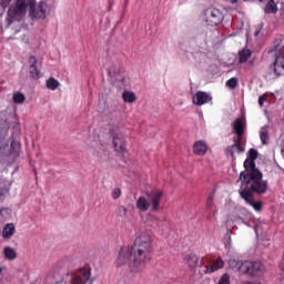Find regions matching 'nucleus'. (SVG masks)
<instances>
[{
    "instance_id": "nucleus-1",
    "label": "nucleus",
    "mask_w": 284,
    "mask_h": 284,
    "mask_svg": "<svg viewBox=\"0 0 284 284\" xmlns=\"http://www.w3.org/2000/svg\"><path fill=\"white\" fill-rule=\"evenodd\" d=\"M241 186L251 187L255 192H265L267 184L266 180H263V172L256 169V161L246 159L244 161V171L240 174Z\"/></svg>"
},
{
    "instance_id": "nucleus-2",
    "label": "nucleus",
    "mask_w": 284,
    "mask_h": 284,
    "mask_svg": "<svg viewBox=\"0 0 284 284\" xmlns=\"http://www.w3.org/2000/svg\"><path fill=\"white\" fill-rule=\"evenodd\" d=\"M133 250L135 270L145 267L148 262L152 258V237L146 232H142L131 246Z\"/></svg>"
},
{
    "instance_id": "nucleus-3",
    "label": "nucleus",
    "mask_w": 284,
    "mask_h": 284,
    "mask_svg": "<svg viewBox=\"0 0 284 284\" xmlns=\"http://www.w3.org/2000/svg\"><path fill=\"white\" fill-rule=\"evenodd\" d=\"M161 201H163V191L161 189H153L146 193L145 196H140L135 202V207L140 212H148L151 207V212L161 211Z\"/></svg>"
},
{
    "instance_id": "nucleus-4",
    "label": "nucleus",
    "mask_w": 284,
    "mask_h": 284,
    "mask_svg": "<svg viewBox=\"0 0 284 284\" xmlns=\"http://www.w3.org/2000/svg\"><path fill=\"white\" fill-rule=\"evenodd\" d=\"M28 0H18L17 3L11 4L8 9L6 23L7 28H10L14 21H23L26 14H28Z\"/></svg>"
},
{
    "instance_id": "nucleus-5",
    "label": "nucleus",
    "mask_w": 284,
    "mask_h": 284,
    "mask_svg": "<svg viewBox=\"0 0 284 284\" xmlns=\"http://www.w3.org/2000/svg\"><path fill=\"white\" fill-rule=\"evenodd\" d=\"M116 267H129L131 272H143L145 267H134V250L131 246H122L115 260Z\"/></svg>"
},
{
    "instance_id": "nucleus-6",
    "label": "nucleus",
    "mask_w": 284,
    "mask_h": 284,
    "mask_svg": "<svg viewBox=\"0 0 284 284\" xmlns=\"http://www.w3.org/2000/svg\"><path fill=\"white\" fill-rule=\"evenodd\" d=\"M267 192V184L264 189V192L254 191V189L250 186L240 187L239 193L241 199L245 201L251 207L255 210V212H261L263 210V202H255L254 194H257V196H262V194H265Z\"/></svg>"
},
{
    "instance_id": "nucleus-7",
    "label": "nucleus",
    "mask_w": 284,
    "mask_h": 284,
    "mask_svg": "<svg viewBox=\"0 0 284 284\" xmlns=\"http://www.w3.org/2000/svg\"><path fill=\"white\" fill-rule=\"evenodd\" d=\"M240 267L243 274L252 276L253 278H258L266 272L265 265L258 261H244Z\"/></svg>"
},
{
    "instance_id": "nucleus-8",
    "label": "nucleus",
    "mask_w": 284,
    "mask_h": 284,
    "mask_svg": "<svg viewBox=\"0 0 284 284\" xmlns=\"http://www.w3.org/2000/svg\"><path fill=\"white\" fill-rule=\"evenodd\" d=\"M223 19H225V17L222 11L216 8H209L204 11L203 21L211 28L221 26V23H223Z\"/></svg>"
},
{
    "instance_id": "nucleus-9",
    "label": "nucleus",
    "mask_w": 284,
    "mask_h": 284,
    "mask_svg": "<svg viewBox=\"0 0 284 284\" xmlns=\"http://www.w3.org/2000/svg\"><path fill=\"white\" fill-rule=\"evenodd\" d=\"M278 77H284V55H276L275 61L270 65L265 74V79L270 81L278 79Z\"/></svg>"
},
{
    "instance_id": "nucleus-10",
    "label": "nucleus",
    "mask_w": 284,
    "mask_h": 284,
    "mask_svg": "<svg viewBox=\"0 0 284 284\" xmlns=\"http://www.w3.org/2000/svg\"><path fill=\"white\" fill-rule=\"evenodd\" d=\"M29 7H30L29 17L32 19V21H39L48 17V3L40 2L36 4L34 2H30Z\"/></svg>"
},
{
    "instance_id": "nucleus-11",
    "label": "nucleus",
    "mask_w": 284,
    "mask_h": 284,
    "mask_svg": "<svg viewBox=\"0 0 284 284\" xmlns=\"http://www.w3.org/2000/svg\"><path fill=\"white\" fill-rule=\"evenodd\" d=\"M71 284H92V273L89 268H80L71 274Z\"/></svg>"
},
{
    "instance_id": "nucleus-12",
    "label": "nucleus",
    "mask_w": 284,
    "mask_h": 284,
    "mask_svg": "<svg viewBox=\"0 0 284 284\" xmlns=\"http://www.w3.org/2000/svg\"><path fill=\"white\" fill-rule=\"evenodd\" d=\"M37 63H39V61L37 60V57L31 55L29 58V74H30V78L33 79L34 81H38V79H41V71L39 70V68H37Z\"/></svg>"
},
{
    "instance_id": "nucleus-13",
    "label": "nucleus",
    "mask_w": 284,
    "mask_h": 284,
    "mask_svg": "<svg viewBox=\"0 0 284 284\" xmlns=\"http://www.w3.org/2000/svg\"><path fill=\"white\" fill-rule=\"evenodd\" d=\"M233 141H234V144L227 146L225 150L226 156H231V159H234L235 152H237L239 154L245 152V146H243L242 141H239V140H233Z\"/></svg>"
},
{
    "instance_id": "nucleus-14",
    "label": "nucleus",
    "mask_w": 284,
    "mask_h": 284,
    "mask_svg": "<svg viewBox=\"0 0 284 284\" xmlns=\"http://www.w3.org/2000/svg\"><path fill=\"white\" fill-rule=\"evenodd\" d=\"M113 148L115 152H119L120 154L125 152L126 146H125V138L121 133H116L113 136Z\"/></svg>"
},
{
    "instance_id": "nucleus-15",
    "label": "nucleus",
    "mask_w": 284,
    "mask_h": 284,
    "mask_svg": "<svg viewBox=\"0 0 284 284\" xmlns=\"http://www.w3.org/2000/svg\"><path fill=\"white\" fill-rule=\"evenodd\" d=\"M212 101V95L207 92L199 91L193 97V103L195 105H205V103H210Z\"/></svg>"
},
{
    "instance_id": "nucleus-16",
    "label": "nucleus",
    "mask_w": 284,
    "mask_h": 284,
    "mask_svg": "<svg viewBox=\"0 0 284 284\" xmlns=\"http://www.w3.org/2000/svg\"><path fill=\"white\" fill-rule=\"evenodd\" d=\"M233 130L236 134V136L233 139L235 141H242L243 142V132H245V124H243V120H241L240 118H237L234 122H233Z\"/></svg>"
},
{
    "instance_id": "nucleus-17",
    "label": "nucleus",
    "mask_w": 284,
    "mask_h": 284,
    "mask_svg": "<svg viewBox=\"0 0 284 284\" xmlns=\"http://www.w3.org/2000/svg\"><path fill=\"white\" fill-rule=\"evenodd\" d=\"M224 267L225 262L221 257L213 260L210 265L205 266L207 274H214V272H219V270H223Z\"/></svg>"
},
{
    "instance_id": "nucleus-18",
    "label": "nucleus",
    "mask_w": 284,
    "mask_h": 284,
    "mask_svg": "<svg viewBox=\"0 0 284 284\" xmlns=\"http://www.w3.org/2000/svg\"><path fill=\"white\" fill-rule=\"evenodd\" d=\"M193 152L196 156H205L207 154V143L203 140H199L193 144Z\"/></svg>"
},
{
    "instance_id": "nucleus-19",
    "label": "nucleus",
    "mask_w": 284,
    "mask_h": 284,
    "mask_svg": "<svg viewBox=\"0 0 284 284\" xmlns=\"http://www.w3.org/2000/svg\"><path fill=\"white\" fill-rule=\"evenodd\" d=\"M109 77H112L113 79H116V81H125V78H120L121 77V68L116 64H112L109 70Z\"/></svg>"
},
{
    "instance_id": "nucleus-20",
    "label": "nucleus",
    "mask_w": 284,
    "mask_h": 284,
    "mask_svg": "<svg viewBox=\"0 0 284 284\" xmlns=\"http://www.w3.org/2000/svg\"><path fill=\"white\" fill-rule=\"evenodd\" d=\"M16 232H17V229L14 227V224L8 223L2 230V236L3 239H12Z\"/></svg>"
},
{
    "instance_id": "nucleus-21",
    "label": "nucleus",
    "mask_w": 284,
    "mask_h": 284,
    "mask_svg": "<svg viewBox=\"0 0 284 284\" xmlns=\"http://www.w3.org/2000/svg\"><path fill=\"white\" fill-rule=\"evenodd\" d=\"M260 139L262 141V145H267L270 143V126L264 125L260 131Z\"/></svg>"
},
{
    "instance_id": "nucleus-22",
    "label": "nucleus",
    "mask_w": 284,
    "mask_h": 284,
    "mask_svg": "<svg viewBox=\"0 0 284 284\" xmlns=\"http://www.w3.org/2000/svg\"><path fill=\"white\" fill-rule=\"evenodd\" d=\"M185 263L191 270H196L199 266V256L196 254H189L185 256Z\"/></svg>"
},
{
    "instance_id": "nucleus-23",
    "label": "nucleus",
    "mask_w": 284,
    "mask_h": 284,
    "mask_svg": "<svg viewBox=\"0 0 284 284\" xmlns=\"http://www.w3.org/2000/svg\"><path fill=\"white\" fill-rule=\"evenodd\" d=\"M251 57H252V51L250 49H243L239 52V62L247 63Z\"/></svg>"
},
{
    "instance_id": "nucleus-24",
    "label": "nucleus",
    "mask_w": 284,
    "mask_h": 284,
    "mask_svg": "<svg viewBox=\"0 0 284 284\" xmlns=\"http://www.w3.org/2000/svg\"><path fill=\"white\" fill-rule=\"evenodd\" d=\"M3 254H4V258H7V261H14V258H17V256H18L17 251L10 246H6L3 248Z\"/></svg>"
},
{
    "instance_id": "nucleus-25",
    "label": "nucleus",
    "mask_w": 284,
    "mask_h": 284,
    "mask_svg": "<svg viewBox=\"0 0 284 284\" xmlns=\"http://www.w3.org/2000/svg\"><path fill=\"white\" fill-rule=\"evenodd\" d=\"M265 14H276L278 12V8H276V3H274V0H270L265 8H264Z\"/></svg>"
},
{
    "instance_id": "nucleus-26",
    "label": "nucleus",
    "mask_w": 284,
    "mask_h": 284,
    "mask_svg": "<svg viewBox=\"0 0 284 284\" xmlns=\"http://www.w3.org/2000/svg\"><path fill=\"white\" fill-rule=\"evenodd\" d=\"M122 99L125 103H134V101H136V94H134V92L124 91Z\"/></svg>"
},
{
    "instance_id": "nucleus-27",
    "label": "nucleus",
    "mask_w": 284,
    "mask_h": 284,
    "mask_svg": "<svg viewBox=\"0 0 284 284\" xmlns=\"http://www.w3.org/2000/svg\"><path fill=\"white\" fill-rule=\"evenodd\" d=\"M59 85H61V83L58 82V80L54 79V78H49L47 80V88H48V90L54 91V90H57V88H59Z\"/></svg>"
},
{
    "instance_id": "nucleus-28",
    "label": "nucleus",
    "mask_w": 284,
    "mask_h": 284,
    "mask_svg": "<svg viewBox=\"0 0 284 284\" xmlns=\"http://www.w3.org/2000/svg\"><path fill=\"white\" fill-rule=\"evenodd\" d=\"M239 85V79L237 78H231L226 81V88H230V90H236V87Z\"/></svg>"
},
{
    "instance_id": "nucleus-29",
    "label": "nucleus",
    "mask_w": 284,
    "mask_h": 284,
    "mask_svg": "<svg viewBox=\"0 0 284 284\" xmlns=\"http://www.w3.org/2000/svg\"><path fill=\"white\" fill-rule=\"evenodd\" d=\"M19 0H0V6L6 10V8H10L11 6H14Z\"/></svg>"
},
{
    "instance_id": "nucleus-30",
    "label": "nucleus",
    "mask_w": 284,
    "mask_h": 284,
    "mask_svg": "<svg viewBox=\"0 0 284 284\" xmlns=\"http://www.w3.org/2000/svg\"><path fill=\"white\" fill-rule=\"evenodd\" d=\"M243 262H239V261H236L235 258H231V260H229V265H230V267H232L233 270H239L240 272H241V264H242Z\"/></svg>"
},
{
    "instance_id": "nucleus-31",
    "label": "nucleus",
    "mask_w": 284,
    "mask_h": 284,
    "mask_svg": "<svg viewBox=\"0 0 284 284\" xmlns=\"http://www.w3.org/2000/svg\"><path fill=\"white\" fill-rule=\"evenodd\" d=\"M13 101H14L16 103H19V104L26 103V94H23V93H16V94L13 95Z\"/></svg>"
},
{
    "instance_id": "nucleus-32",
    "label": "nucleus",
    "mask_w": 284,
    "mask_h": 284,
    "mask_svg": "<svg viewBox=\"0 0 284 284\" xmlns=\"http://www.w3.org/2000/svg\"><path fill=\"white\" fill-rule=\"evenodd\" d=\"M11 148V152H13V154H19V150L21 149V144H19V142L17 141H12L10 144Z\"/></svg>"
},
{
    "instance_id": "nucleus-33",
    "label": "nucleus",
    "mask_w": 284,
    "mask_h": 284,
    "mask_svg": "<svg viewBox=\"0 0 284 284\" xmlns=\"http://www.w3.org/2000/svg\"><path fill=\"white\" fill-rule=\"evenodd\" d=\"M247 159L251 161H256V159H258V151L256 149H250Z\"/></svg>"
},
{
    "instance_id": "nucleus-34",
    "label": "nucleus",
    "mask_w": 284,
    "mask_h": 284,
    "mask_svg": "<svg viewBox=\"0 0 284 284\" xmlns=\"http://www.w3.org/2000/svg\"><path fill=\"white\" fill-rule=\"evenodd\" d=\"M219 284H230V275L227 273L223 274L219 281Z\"/></svg>"
},
{
    "instance_id": "nucleus-35",
    "label": "nucleus",
    "mask_w": 284,
    "mask_h": 284,
    "mask_svg": "<svg viewBox=\"0 0 284 284\" xmlns=\"http://www.w3.org/2000/svg\"><path fill=\"white\" fill-rule=\"evenodd\" d=\"M111 195H112V199H114V201H116V199H120V197H121V189H119V187L113 189Z\"/></svg>"
},
{
    "instance_id": "nucleus-36",
    "label": "nucleus",
    "mask_w": 284,
    "mask_h": 284,
    "mask_svg": "<svg viewBox=\"0 0 284 284\" xmlns=\"http://www.w3.org/2000/svg\"><path fill=\"white\" fill-rule=\"evenodd\" d=\"M214 205V194H211L206 200V207L211 210V207Z\"/></svg>"
},
{
    "instance_id": "nucleus-37",
    "label": "nucleus",
    "mask_w": 284,
    "mask_h": 284,
    "mask_svg": "<svg viewBox=\"0 0 284 284\" xmlns=\"http://www.w3.org/2000/svg\"><path fill=\"white\" fill-rule=\"evenodd\" d=\"M59 267H70V260L67 257L58 263Z\"/></svg>"
},
{
    "instance_id": "nucleus-38",
    "label": "nucleus",
    "mask_w": 284,
    "mask_h": 284,
    "mask_svg": "<svg viewBox=\"0 0 284 284\" xmlns=\"http://www.w3.org/2000/svg\"><path fill=\"white\" fill-rule=\"evenodd\" d=\"M265 101H267V95L266 94L260 95V98H258L260 108H263Z\"/></svg>"
},
{
    "instance_id": "nucleus-39",
    "label": "nucleus",
    "mask_w": 284,
    "mask_h": 284,
    "mask_svg": "<svg viewBox=\"0 0 284 284\" xmlns=\"http://www.w3.org/2000/svg\"><path fill=\"white\" fill-rule=\"evenodd\" d=\"M119 213L121 216H125L128 214V209L125 206H120Z\"/></svg>"
},
{
    "instance_id": "nucleus-40",
    "label": "nucleus",
    "mask_w": 284,
    "mask_h": 284,
    "mask_svg": "<svg viewBox=\"0 0 284 284\" xmlns=\"http://www.w3.org/2000/svg\"><path fill=\"white\" fill-rule=\"evenodd\" d=\"M263 30V24H260L256 29H255V31H254V37H258L260 34H261V31Z\"/></svg>"
},
{
    "instance_id": "nucleus-41",
    "label": "nucleus",
    "mask_w": 284,
    "mask_h": 284,
    "mask_svg": "<svg viewBox=\"0 0 284 284\" xmlns=\"http://www.w3.org/2000/svg\"><path fill=\"white\" fill-rule=\"evenodd\" d=\"M4 194H6V189L0 186V201H1V196H3Z\"/></svg>"
},
{
    "instance_id": "nucleus-42",
    "label": "nucleus",
    "mask_w": 284,
    "mask_h": 284,
    "mask_svg": "<svg viewBox=\"0 0 284 284\" xmlns=\"http://www.w3.org/2000/svg\"><path fill=\"white\" fill-rule=\"evenodd\" d=\"M243 284H262L261 282H244Z\"/></svg>"
},
{
    "instance_id": "nucleus-43",
    "label": "nucleus",
    "mask_w": 284,
    "mask_h": 284,
    "mask_svg": "<svg viewBox=\"0 0 284 284\" xmlns=\"http://www.w3.org/2000/svg\"><path fill=\"white\" fill-rule=\"evenodd\" d=\"M239 0H232L231 3H237Z\"/></svg>"
},
{
    "instance_id": "nucleus-44",
    "label": "nucleus",
    "mask_w": 284,
    "mask_h": 284,
    "mask_svg": "<svg viewBox=\"0 0 284 284\" xmlns=\"http://www.w3.org/2000/svg\"><path fill=\"white\" fill-rule=\"evenodd\" d=\"M1 272H3V270L0 267V274H1Z\"/></svg>"
},
{
    "instance_id": "nucleus-45",
    "label": "nucleus",
    "mask_w": 284,
    "mask_h": 284,
    "mask_svg": "<svg viewBox=\"0 0 284 284\" xmlns=\"http://www.w3.org/2000/svg\"><path fill=\"white\" fill-rule=\"evenodd\" d=\"M258 1H261V2H262L263 0H258Z\"/></svg>"
}]
</instances>
